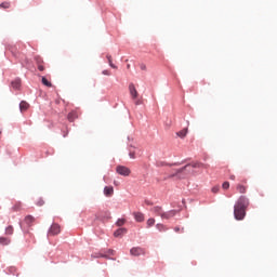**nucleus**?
Here are the masks:
<instances>
[{"mask_svg":"<svg viewBox=\"0 0 277 277\" xmlns=\"http://www.w3.org/2000/svg\"><path fill=\"white\" fill-rule=\"evenodd\" d=\"M103 75H106L107 77H109V75H111V72H109V70H103Z\"/></svg>","mask_w":277,"mask_h":277,"instance_id":"31","label":"nucleus"},{"mask_svg":"<svg viewBox=\"0 0 277 277\" xmlns=\"http://www.w3.org/2000/svg\"><path fill=\"white\" fill-rule=\"evenodd\" d=\"M69 122H75V120H77V118H79V116L77 115V111H71L68 114L67 116Z\"/></svg>","mask_w":277,"mask_h":277,"instance_id":"16","label":"nucleus"},{"mask_svg":"<svg viewBox=\"0 0 277 277\" xmlns=\"http://www.w3.org/2000/svg\"><path fill=\"white\" fill-rule=\"evenodd\" d=\"M126 222L127 221L124 219H119L116 224L117 226H124Z\"/></svg>","mask_w":277,"mask_h":277,"instance_id":"26","label":"nucleus"},{"mask_svg":"<svg viewBox=\"0 0 277 277\" xmlns=\"http://www.w3.org/2000/svg\"><path fill=\"white\" fill-rule=\"evenodd\" d=\"M250 207V199L246 196H240L234 206V216L236 220H243L246 217V210Z\"/></svg>","mask_w":277,"mask_h":277,"instance_id":"1","label":"nucleus"},{"mask_svg":"<svg viewBox=\"0 0 277 277\" xmlns=\"http://www.w3.org/2000/svg\"><path fill=\"white\" fill-rule=\"evenodd\" d=\"M157 230H159V233H166V230H168V227H166V225L158 223L156 225Z\"/></svg>","mask_w":277,"mask_h":277,"instance_id":"19","label":"nucleus"},{"mask_svg":"<svg viewBox=\"0 0 277 277\" xmlns=\"http://www.w3.org/2000/svg\"><path fill=\"white\" fill-rule=\"evenodd\" d=\"M129 92H130V96H132V100L137 101V96H140V93L137 92V89H135V84L130 83Z\"/></svg>","mask_w":277,"mask_h":277,"instance_id":"5","label":"nucleus"},{"mask_svg":"<svg viewBox=\"0 0 277 277\" xmlns=\"http://www.w3.org/2000/svg\"><path fill=\"white\" fill-rule=\"evenodd\" d=\"M42 205H44V200L38 199L37 200V207H42Z\"/></svg>","mask_w":277,"mask_h":277,"instance_id":"29","label":"nucleus"},{"mask_svg":"<svg viewBox=\"0 0 277 277\" xmlns=\"http://www.w3.org/2000/svg\"><path fill=\"white\" fill-rule=\"evenodd\" d=\"M132 256H142V254H146V251L140 247H134L130 250Z\"/></svg>","mask_w":277,"mask_h":277,"instance_id":"7","label":"nucleus"},{"mask_svg":"<svg viewBox=\"0 0 277 277\" xmlns=\"http://www.w3.org/2000/svg\"><path fill=\"white\" fill-rule=\"evenodd\" d=\"M194 168H209V166L200 163V162H195L193 164H186L184 168L177 170L176 176H179V174H183V172L185 174H194Z\"/></svg>","mask_w":277,"mask_h":277,"instance_id":"2","label":"nucleus"},{"mask_svg":"<svg viewBox=\"0 0 277 277\" xmlns=\"http://www.w3.org/2000/svg\"><path fill=\"white\" fill-rule=\"evenodd\" d=\"M62 233V227L60 224L54 223L48 230V237H55V235H60Z\"/></svg>","mask_w":277,"mask_h":277,"instance_id":"3","label":"nucleus"},{"mask_svg":"<svg viewBox=\"0 0 277 277\" xmlns=\"http://www.w3.org/2000/svg\"><path fill=\"white\" fill-rule=\"evenodd\" d=\"M35 60H41V57L40 56H36Z\"/></svg>","mask_w":277,"mask_h":277,"instance_id":"38","label":"nucleus"},{"mask_svg":"<svg viewBox=\"0 0 277 277\" xmlns=\"http://www.w3.org/2000/svg\"><path fill=\"white\" fill-rule=\"evenodd\" d=\"M151 211L155 213V215H159L160 217L163 215V209L159 206L154 207Z\"/></svg>","mask_w":277,"mask_h":277,"instance_id":"13","label":"nucleus"},{"mask_svg":"<svg viewBox=\"0 0 277 277\" xmlns=\"http://www.w3.org/2000/svg\"><path fill=\"white\" fill-rule=\"evenodd\" d=\"M129 157L130 159H136L137 156L142 155V149L135 148V147H130L129 149Z\"/></svg>","mask_w":277,"mask_h":277,"instance_id":"6","label":"nucleus"},{"mask_svg":"<svg viewBox=\"0 0 277 277\" xmlns=\"http://www.w3.org/2000/svg\"><path fill=\"white\" fill-rule=\"evenodd\" d=\"M38 70H40V71L44 70V66L39 65V66H38Z\"/></svg>","mask_w":277,"mask_h":277,"instance_id":"35","label":"nucleus"},{"mask_svg":"<svg viewBox=\"0 0 277 277\" xmlns=\"http://www.w3.org/2000/svg\"><path fill=\"white\" fill-rule=\"evenodd\" d=\"M222 187H223V189H228L230 187V183L229 182H224Z\"/></svg>","mask_w":277,"mask_h":277,"instance_id":"27","label":"nucleus"},{"mask_svg":"<svg viewBox=\"0 0 277 277\" xmlns=\"http://www.w3.org/2000/svg\"><path fill=\"white\" fill-rule=\"evenodd\" d=\"M10 5H11L10 2H2V3L0 4V8H1L2 10H9Z\"/></svg>","mask_w":277,"mask_h":277,"instance_id":"25","label":"nucleus"},{"mask_svg":"<svg viewBox=\"0 0 277 277\" xmlns=\"http://www.w3.org/2000/svg\"><path fill=\"white\" fill-rule=\"evenodd\" d=\"M41 83H42L43 85H45L47 88H53V84L51 83V81H49V80L47 79V77H42Z\"/></svg>","mask_w":277,"mask_h":277,"instance_id":"18","label":"nucleus"},{"mask_svg":"<svg viewBox=\"0 0 277 277\" xmlns=\"http://www.w3.org/2000/svg\"><path fill=\"white\" fill-rule=\"evenodd\" d=\"M134 105H142V101L136 100V101L134 102Z\"/></svg>","mask_w":277,"mask_h":277,"instance_id":"34","label":"nucleus"},{"mask_svg":"<svg viewBox=\"0 0 277 277\" xmlns=\"http://www.w3.org/2000/svg\"><path fill=\"white\" fill-rule=\"evenodd\" d=\"M230 181H235V175L229 176Z\"/></svg>","mask_w":277,"mask_h":277,"instance_id":"37","label":"nucleus"},{"mask_svg":"<svg viewBox=\"0 0 277 277\" xmlns=\"http://www.w3.org/2000/svg\"><path fill=\"white\" fill-rule=\"evenodd\" d=\"M174 215H176V210H171V211H168V212H162V216L161 220H170L172 217H174Z\"/></svg>","mask_w":277,"mask_h":277,"instance_id":"8","label":"nucleus"},{"mask_svg":"<svg viewBox=\"0 0 277 277\" xmlns=\"http://www.w3.org/2000/svg\"><path fill=\"white\" fill-rule=\"evenodd\" d=\"M146 224H147V228L155 226V219H148Z\"/></svg>","mask_w":277,"mask_h":277,"instance_id":"24","label":"nucleus"},{"mask_svg":"<svg viewBox=\"0 0 277 277\" xmlns=\"http://www.w3.org/2000/svg\"><path fill=\"white\" fill-rule=\"evenodd\" d=\"M116 172L117 174H120V176H129L131 174V169L124 166H117Z\"/></svg>","mask_w":277,"mask_h":277,"instance_id":"4","label":"nucleus"},{"mask_svg":"<svg viewBox=\"0 0 277 277\" xmlns=\"http://www.w3.org/2000/svg\"><path fill=\"white\" fill-rule=\"evenodd\" d=\"M176 135H177V137H185V136L187 135V128H185V129L179 131V132L176 133Z\"/></svg>","mask_w":277,"mask_h":277,"instance_id":"21","label":"nucleus"},{"mask_svg":"<svg viewBox=\"0 0 277 277\" xmlns=\"http://www.w3.org/2000/svg\"><path fill=\"white\" fill-rule=\"evenodd\" d=\"M140 68H141V70H146V65L145 64H141Z\"/></svg>","mask_w":277,"mask_h":277,"instance_id":"33","label":"nucleus"},{"mask_svg":"<svg viewBox=\"0 0 277 277\" xmlns=\"http://www.w3.org/2000/svg\"><path fill=\"white\" fill-rule=\"evenodd\" d=\"M217 192H220V186L212 187V193L213 194H217Z\"/></svg>","mask_w":277,"mask_h":277,"instance_id":"28","label":"nucleus"},{"mask_svg":"<svg viewBox=\"0 0 277 277\" xmlns=\"http://www.w3.org/2000/svg\"><path fill=\"white\" fill-rule=\"evenodd\" d=\"M236 189H237L238 194H246L248 192V186H246L243 184H237Z\"/></svg>","mask_w":277,"mask_h":277,"instance_id":"10","label":"nucleus"},{"mask_svg":"<svg viewBox=\"0 0 277 277\" xmlns=\"http://www.w3.org/2000/svg\"><path fill=\"white\" fill-rule=\"evenodd\" d=\"M25 224H27V226H34V223L36 222V217L31 216V215H27L24 219Z\"/></svg>","mask_w":277,"mask_h":277,"instance_id":"11","label":"nucleus"},{"mask_svg":"<svg viewBox=\"0 0 277 277\" xmlns=\"http://www.w3.org/2000/svg\"><path fill=\"white\" fill-rule=\"evenodd\" d=\"M15 211H18V208H16V206L13 208Z\"/></svg>","mask_w":277,"mask_h":277,"instance_id":"39","label":"nucleus"},{"mask_svg":"<svg viewBox=\"0 0 277 277\" xmlns=\"http://www.w3.org/2000/svg\"><path fill=\"white\" fill-rule=\"evenodd\" d=\"M106 57H107V60H108V64H109V67H110V68H115V69L118 68V67L114 64V62L111 61V55L107 54Z\"/></svg>","mask_w":277,"mask_h":277,"instance_id":"22","label":"nucleus"},{"mask_svg":"<svg viewBox=\"0 0 277 277\" xmlns=\"http://www.w3.org/2000/svg\"><path fill=\"white\" fill-rule=\"evenodd\" d=\"M98 256H102L104 259H108L107 254H103V253H100L98 255H95L96 259H98Z\"/></svg>","mask_w":277,"mask_h":277,"instance_id":"30","label":"nucleus"},{"mask_svg":"<svg viewBox=\"0 0 277 277\" xmlns=\"http://www.w3.org/2000/svg\"><path fill=\"white\" fill-rule=\"evenodd\" d=\"M12 243V239L8 237H0V246H10Z\"/></svg>","mask_w":277,"mask_h":277,"instance_id":"15","label":"nucleus"},{"mask_svg":"<svg viewBox=\"0 0 277 277\" xmlns=\"http://www.w3.org/2000/svg\"><path fill=\"white\" fill-rule=\"evenodd\" d=\"M19 109H21V111H27L29 109V103H27L25 101L21 102Z\"/></svg>","mask_w":277,"mask_h":277,"instance_id":"17","label":"nucleus"},{"mask_svg":"<svg viewBox=\"0 0 277 277\" xmlns=\"http://www.w3.org/2000/svg\"><path fill=\"white\" fill-rule=\"evenodd\" d=\"M122 235H127V228L124 227H121L114 233L115 237H122Z\"/></svg>","mask_w":277,"mask_h":277,"instance_id":"14","label":"nucleus"},{"mask_svg":"<svg viewBox=\"0 0 277 277\" xmlns=\"http://www.w3.org/2000/svg\"><path fill=\"white\" fill-rule=\"evenodd\" d=\"M104 195L107 198H111V196H114V186H105L104 187Z\"/></svg>","mask_w":277,"mask_h":277,"instance_id":"9","label":"nucleus"},{"mask_svg":"<svg viewBox=\"0 0 277 277\" xmlns=\"http://www.w3.org/2000/svg\"><path fill=\"white\" fill-rule=\"evenodd\" d=\"M133 216L135 222H144V213L142 212H133Z\"/></svg>","mask_w":277,"mask_h":277,"instance_id":"12","label":"nucleus"},{"mask_svg":"<svg viewBox=\"0 0 277 277\" xmlns=\"http://www.w3.org/2000/svg\"><path fill=\"white\" fill-rule=\"evenodd\" d=\"M174 230H175V233H180L181 232V227H175Z\"/></svg>","mask_w":277,"mask_h":277,"instance_id":"36","label":"nucleus"},{"mask_svg":"<svg viewBox=\"0 0 277 277\" xmlns=\"http://www.w3.org/2000/svg\"><path fill=\"white\" fill-rule=\"evenodd\" d=\"M115 252H116V251L109 249L107 253L110 254L111 256H114Z\"/></svg>","mask_w":277,"mask_h":277,"instance_id":"32","label":"nucleus"},{"mask_svg":"<svg viewBox=\"0 0 277 277\" xmlns=\"http://www.w3.org/2000/svg\"><path fill=\"white\" fill-rule=\"evenodd\" d=\"M11 85L14 88V90H18V88H21V79H15L12 81Z\"/></svg>","mask_w":277,"mask_h":277,"instance_id":"20","label":"nucleus"},{"mask_svg":"<svg viewBox=\"0 0 277 277\" xmlns=\"http://www.w3.org/2000/svg\"><path fill=\"white\" fill-rule=\"evenodd\" d=\"M5 235H14V227L12 225L5 228Z\"/></svg>","mask_w":277,"mask_h":277,"instance_id":"23","label":"nucleus"}]
</instances>
